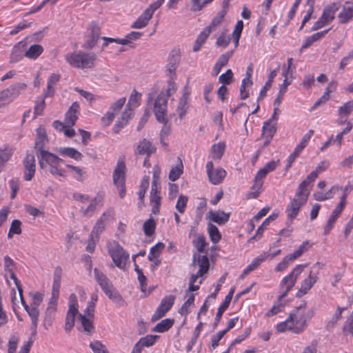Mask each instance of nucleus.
<instances>
[{"mask_svg": "<svg viewBox=\"0 0 353 353\" xmlns=\"http://www.w3.org/2000/svg\"><path fill=\"white\" fill-rule=\"evenodd\" d=\"M313 316L312 309H307L305 304L301 305L290 312L286 321L276 325V330L279 332L290 330L295 334H300L305 330L307 323Z\"/></svg>", "mask_w": 353, "mask_h": 353, "instance_id": "nucleus-1", "label": "nucleus"}, {"mask_svg": "<svg viewBox=\"0 0 353 353\" xmlns=\"http://www.w3.org/2000/svg\"><path fill=\"white\" fill-rule=\"evenodd\" d=\"M37 158L41 169L48 168L54 176H65L66 172L61 166V164L65 162L63 159L48 150L41 151V154H37Z\"/></svg>", "mask_w": 353, "mask_h": 353, "instance_id": "nucleus-2", "label": "nucleus"}, {"mask_svg": "<svg viewBox=\"0 0 353 353\" xmlns=\"http://www.w3.org/2000/svg\"><path fill=\"white\" fill-rule=\"evenodd\" d=\"M307 263L296 265L294 269L285 276H284L279 283V295L278 300L281 301L284 299L288 292L294 286L299 276L307 266Z\"/></svg>", "mask_w": 353, "mask_h": 353, "instance_id": "nucleus-3", "label": "nucleus"}, {"mask_svg": "<svg viewBox=\"0 0 353 353\" xmlns=\"http://www.w3.org/2000/svg\"><path fill=\"white\" fill-rule=\"evenodd\" d=\"M65 61L72 67L84 69L92 68L94 65L96 54L78 51L68 53L65 56Z\"/></svg>", "mask_w": 353, "mask_h": 353, "instance_id": "nucleus-4", "label": "nucleus"}, {"mask_svg": "<svg viewBox=\"0 0 353 353\" xmlns=\"http://www.w3.org/2000/svg\"><path fill=\"white\" fill-rule=\"evenodd\" d=\"M199 266V269L196 274L192 275L190 279V285L188 290L190 292L196 291L199 288V285L201 284L202 280L197 282L198 278L202 276L205 274L209 269V260L206 256L194 254L193 261L192 263V267Z\"/></svg>", "mask_w": 353, "mask_h": 353, "instance_id": "nucleus-5", "label": "nucleus"}, {"mask_svg": "<svg viewBox=\"0 0 353 353\" xmlns=\"http://www.w3.org/2000/svg\"><path fill=\"white\" fill-rule=\"evenodd\" d=\"M167 94L163 91H161L154 101L152 98H148V105H152L156 119L159 123H166L168 121L167 117Z\"/></svg>", "mask_w": 353, "mask_h": 353, "instance_id": "nucleus-6", "label": "nucleus"}, {"mask_svg": "<svg viewBox=\"0 0 353 353\" xmlns=\"http://www.w3.org/2000/svg\"><path fill=\"white\" fill-rule=\"evenodd\" d=\"M324 265L320 262H316L311 267L309 274L300 284V288L296 293L297 297H301L306 294L318 280V276L320 270L323 268Z\"/></svg>", "mask_w": 353, "mask_h": 353, "instance_id": "nucleus-7", "label": "nucleus"}, {"mask_svg": "<svg viewBox=\"0 0 353 353\" xmlns=\"http://www.w3.org/2000/svg\"><path fill=\"white\" fill-rule=\"evenodd\" d=\"M108 252L115 265L124 270L129 261V254L115 241L108 244Z\"/></svg>", "mask_w": 353, "mask_h": 353, "instance_id": "nucleus-8", "label": "nucleus"}, {"mask_svg": "<svg viewBox=\"0 0 353 353\" xmlns=\"http://www.w3.org/2000/svg\"><path fill=\"white\" fill-rule=\"evenodd\" d=\"M165 0H157L149 5L141 14L131 25L132 28L141 29L147 26L154 12L158 10L163 3Z\"/></svg>", "mask_w": 353, "mask_h": 353, "instance_id": "nucleus-9", "label": "nucleus"}, {"mask_svg": "<svg viewBox=\"0 0 353 353\" xmlns=\"http://www.w3.org/2000/svg\"><path fill=\"white\" fill-rule=\"evenodd\" d=\"M308 196L306 192L296 190L294 199L291 200L286 208L285 212L288 219L292 221L296 217L301 208L306 203Z\"/></svg>", "mask_w": 353, "mask_h": 353, "instance_id": "nucleus-10", "label": "nucleus"}, {"mask_svg": "<svg viewBox=\"0 0 353 353\" xmlns=\"http://www.w3.org/2000/svg\"><path fill=\"white\" fill-rule=\"evenodd\" d=\"M27 85L25 83H18L0 92V108H3L11 103L17 99L21 92L25 90Z\"/></svg>", "mask_w": 353, "mask_h": 353, "instance_id": "nucleus-11", "label": "nucleus"}, {"mask_svg": "<svg viewBox=\"0 0 353 353\" xmlns=\"http://www.w3.org/2000/svg\"><path fill=\"white\" fill-rule=\"evenodd\" d=\"M340 4L332 3L326 6L319 20L314 24L312 30H317L331 23L335 18L336 12L339 10Z\"/></svg>", "mask_w": 353, "mask_h": 353, "instance_id": "nucleus-12", "label": "nucleus"}, {"mask_svg": "<svg viewBox=\"0 0 353 353\" xmlns=\"http://www.w3.org/2000/svg\"><path fill=\"white\" fill-rule=\"evenodd\" d=\"M79 303L77 297L74 294L69 296L68 310L67 312L65 323V330L70 332L74 325L75 317L79 316Z\"/></svg>", "mask_w": 353, "mask_h": 353, "instance_id": "nucleus-13", "label": "nucleus"}, {"mask_svg": "<svg viewBox=\"0 0 353 353\" xmlns=\"http://www.w3.org/2000/svg\"><path fill=\"white\" fill-rule=\"evenodd\" d=\"M94 274L96 281L110 299L114 301H117L120 299L119 294L112 288L108 278L101 272L95 268L94 270Z\"/></svg>", "mask_w": 353, "mask_h": 353, "instance_id": "nucleus-14", "label": "nucleus"}, {"mask_svg": "<svg viewBox=\"0 0 353 353\" xmlns=\"http://www.w3.org/2000/svg\"><path fill=\"white\" fill-rule=\"evenodd\" d=\"M175 297L173 295H169L164 297L160 305L157 308L151 318V321L155 322L164 316L165 314L171 309L174 302Z\"/></svg>", "mask_w": 353, "mask_h": 353, "instance_id": "nucleus-15", "label": "nucleus"}, {"mask_svg": "<svg viewBox=\"0 0 353 353\" xmlns=\"http://www.w3.org/2000/svg\"><path fill=\"white\" fill-rule=\"evenodd\" d=\"M205 168L208 179L214 185L221 183L226 176V171L224 169L221 168L214 169L212 161H208Z\"/></svg>", "mask_w": 353, "mask_h": 353, "instance_id": "nucleus-16", "label": "nucleus"}, {"mask_svg": "<svg viewBox=\"0 0 353 353\" xmlns=\"http://www.w3.org/2000/svg\"><path fill=\"white\" fill-rule=\"evenodd\" d=\"M25 181H30L34 176L36 171L35 157L32 153H27L23 160Z\"/></svg>", "mask_w": 353, "mask_h": 353, "instance_id": "nucleus-17", "label": "nucleus"}, {"mask_svg": "<svg viewBox=\"0 0 353 353\" xmlns=\"http://www.w3.org/2000/svg\"><path fill=\"white\" fill-rule=\"evenodd\" d=\"M337 17L341 24L347 23L353 19V0L345 1Z\"/></svg>", "mask_w": 353, "mask_h": 353, "instance_id": "nucleus-18", "label": "nucleus"}, {"mask_svg": "<svg viewBox=\"0 0 353 353\" xmlns=\"http://www.w3.org/2000/svg\"><path fill=\"white\" fill-rule=\"evenodd\" d=\"M99 37V27L97 24L92 23L87 31L85 48L88 49L92 48L97 44Z\"/></svg>", "mask_w": 353, "mask_h": 353, "instance_id": "nucleus-19", "label": "nucleus"}, {"mask_svg": "<svg viewBox=\"0 0 353 353\" xmlns=\"http://www.w3.org/2000/svg\"><path fill=\"white\" fill-rule=\"evenodd\" d=\"M267 174L262 168L257 172L254 179L252 192L249 194L250 197L256 198L259 195L263 184V179L266 177Z\"/></svg>", "mask_w": 353, "mask_h": 353, "instance_id": "nucleus-20", "label": "nucleus"}, {"mask_svg": "<svg viewBox=\"0 0 353 353\" xmlns=\"http://www.w3.org/2000/svg\"><path fill=\"white\" fill-rule=\"evenodd\" d=\"M125 165L123 160L119 159L113 174V181L116 186L125 185Z\"/></svg>", "mask_w": 353, "mask_h": 353, "instance_id": "nucleus-21", "label": "nucleus"}, {"mask_svg": "<svg viewBox=\"0 0 353 353\" xmlns=\"http://www.w3.org/2000/svg\"><path fill=\"white\" fill-rule=\"evenodd\" d=\"M58 154L63 157H70L76 161H81L83 158V154L72 147H59L54 149Z\"/></svg>", "mask_w": 353, "mask_h": 353, "instance_id": "nucleus-22", "label": "nucleus"}, {"mask_svg": "<svg viewBox=\"0 0 353 353\" xmlns=\"http://www.w3.org/2000/svg\"><path fill=\"white\" fill-rule=\"evenodd\" d=\"M155 150L156 148L152 143L144 139L138 143L136 153L139 155H145L147 157H149Z\"/></svg>", "mask_w": 353, "mask_h": 353, "instance_id": "nucleus-23", "label": "nucleus"}, {"mask_svg": "<svg viewBox=\"0 0 353 353\" xmlns=\"http://www.w3.org/2000/svg\"><path fill=\"white\" fill-rule=\"evenodd\" d=\"M48 137L46 129L40 126L37 129V136L34 143V148L39 151V154H41V151L44 150L43 147L48 143Z\"/></svg>", "mask_w": 353, "mask_h": 353, "instance_id": "nucleus-24", "label": "nucleus"}, {"mask_svg": "<svg viewBox=\"0 0 353 353\" xmlns=\"http://www.w3.org/2000/svg\"><path fill=\"white\" fill-rule=\"evenodd\" d=\"M26 46V44L24 41L18 42L14 46L10 57V63H17L22 59L24 56L23 50Z\"/></svg>", "mask_w": 353, "mask_h": 353, "instance_id": "nucleus-25", "label": "nucleus"}, {"mask_svg": "<svg viewBox=\"0 0 353 353\" xmlns=\"http://www.w3.org/2000/svg\"><path fill=\"white\" fill-rule=\"evenodd\" d=\"M26 311L28 312L31 319L30 330L32 331V336L37 334V329L39 316V310L38 307L26 305Z\"/></svg>", "mask_w": 353, "mask_h": 353, "instance_id": "nucleus-26", "label": "nucleus"}, {"mask_svg": "<svg viewBox=\"0 0 353 353\" xmlns=\"http://www.w3.org/2000/svg\"><path fill=\"white\" fill-rule=\"evenodd\" d=\"M103 200L102 194H97L90 203L87 208L81 209V212L85 216H91L97 209V207L101 205Z\"/></svg>", "mask_w": 353, "mask_h": 353, "instance_id": "nucleus-27", "label": "nucleus"}, {"mask_svg": "<svg viewBox=\"0 0 353 353\" xmlns=\"http://www.w3.org/2000/svg\"><path fill=\"white\" fill-rule=\"evenodd\" d=\"M111 216V212L107 211L104 212L100 218L97 220L95 225L93 228V230L91 232L92 237L94 235L97 236L99 233H101L103 229L105 228V226L106 225V223L108 221L110 217Z\"/></svg>", "mask_w": 353, "mask_h": 353, "instance_id": "nucleus-28", "label": "nucleus"}, {"mask_svg": "<svg viewBox=\"0 0 353 353\" xmlns=\"http://www.w3.org/2000/svg\"><path fill=\"white\" fill-rule=\"evenodd\" d=\"M208 218L219 225L225 224L230 218V213H225L223 211H210Z\"/></svg>", "mask_w": 353, "mask_h": 353, "instance_id": "nucleus-29", "label": "nucleus"}, {"mask_svg": "<svg viewBox=\"0 0 353 353\" xmlns=\"http://www.w3.org/2000/svg\"><path fill=\"white\" fill-rule=\"evenodd\" d=\"M79 105L74 102L72 104L68 111L65 114V123L68 126H73L78 118Z\"/></svg>", "mask_w": 353, "mask_h": 353, "instance_id": "nucleus-30", "label": "nucleus"}, {"mask_svg": "<svg viewBox=\"0 0 353 353\" xmlns=\"http://www.w3.org/2000/svg\"><path fill=\"white\" fill-rule=\"evenodd\" d=\"M133 114V109L126 107L125 110L123 112L121 118L114 127V132H119V130L128 123V121L132 119Z\"/></svg>", "mask_w": 353, "mask_h": 353, "instance_id": "nucleus-31", "label": "nucleus"}, {"mask_svg": "<svg viewBox=\"0 0 353 353\" xmlns=\"http://www.w3.org/2000/svg\"><path fill=\"white\" fill-rule=\"evenodd\" d=\"M341 189L340 187L337 185H333L331 188L326 192L323 193L322 192H316L314 193L313 197L316 201H324L328 199L333 198V194L339 191Z\"/></svg>", "mask_w": 353, "mask_h": 353, "instance_id": "nucleus-32", "label": "nucleus"}, {"mask_svg": "<svg viewBox=\"0 0 353 353\" xmlns=\"http://www.w3.org/2000/svg\"><path fill=\"white\" fill-rule=\"evenodd\" d=\"M159 187L152 186L150 193V203L152 205V212L157 214L159 212V208L160 206L161 196L159 194Z\"/></svg>", "mask_w": 353, "mask_h": 353, "instance_id": "nucleus-33", "label": "nucleus"}, {"mask_svg": "<svg viewBox=\"0 0 353 353\" xmlns=\"http://www.w3.org/2000/svg\"><path fill=\"white\" fill-rule=\"evenodd\" d=\"M43 52V48L39 44H34L29 47V48L25 52L24 57L35 60L37 59Z\"/></svg>", "mask_w": 353, "mask_h": 353, "instance_id": "nucleus-34", "label": "nucleus"}, {"mask_svg": "<svg viewBox=\"0 0 353 353\" xmlns=\"http://www.w3.org/2000/svg\"><path fill=\"white\" fill-rule=\"evenodd\" d=\"M319 174L314 170L312 171L306 179L303 181L299 185L297 190L303 192H306L309 195L310 190L307 188L308 185L313 182Z\"/></svg>", "mask_w": 353, "mask_h": 353, "instance_id": "nucleus-35", "label": "nucleus"}, {"mask_svg": "<svg viewBox=\"0 0 353 353\" xmlns=\"http://www.w3.org/2000/svg\"><path fill=\"white\" fill-rule=\"evenodd\" d=\"M4 269L5 271L10 274V278L14 281L17 287H19V281L14 274V261L8 256L4 257Z\"/></svg>", "mask_w": 353, "mask_h": 353, "instance_id": "nucleus-36", "label": "nucleus"}, {"mask_svg": "<svg viewBox=\"0 0 353 353\" xmlns=\"http://www.w3.org/2000/svg\"><path fill=\"white\" fill-rule=\"evenodd\" d=\"M174 320L172 319H165L158 323L153 328L152 332L163 333L167 332L174 325Z\"/></svg>", "mask_w": 353, "mask_h": 353, "instance_id": "nucleus-37", "label": "nucleus"}, {"mask_svg": "<svg viewBox=\"0 0 353 353\" xmlns=\"http://www.w3.org/2000/svg\"><path fill=\"white\" fill-rule=\"evenodd\" d=\"M92 317V316H88L85 312L83 314H79V320L81 322V327L83 330L88 334H90L94 329L91 320Z\"/></svg>", "mask_w": 353, "mask_h": 353, "instance_id": "nucleus-38", "label": "nucleus"}, {"mask_svg": "<svg viewBox=\"0 0 353 353\" xmlns=\"http://www.w3.org/2000/svg\"><path fill=\"white\" fill-rule=\"evenodd\" d=\"M225 149V143L224 142H219L214 144L211 149V157L215 160L221 159Z\"/></svg>", "mask_w": 353, "mask_h": 353, "instance_id": "nucleus-39", "label": "nucleus"}, {"mask_svg": "<svg viewBox=\"0 0 353 353\" xmlns=\"http://www.w3.org/2000/svg\"><path fill=\"white\" fill-rule=\"evenodd\" d=\"M60 79V74L52 73L48 79L47 91L45 94L46 97H51L54 93V87Z\"/></svg>", "mask_w": 353, "mask_h": 353, "instance_id": "nucleus-40", "label": "nucleus"}, {"mask_svg": "<svg viewBox=\"0 0 353 353\" xmlns=\"http://www.w3.org/2000/svg\"><path fill=\"white\" fill-rule=\"evenodd\" d=\"M188 109V94H183V96L181 97L176 108V111L178 112L179 117L181 119H182L184 117Z\"/></svg>", "mask_w": 353, "mask_h": 353, "instance_id": "nucleus-41", "label": "nucleus"}, {"mask_svg": "<svg viewBox=\"0 0 353 353\" xmlns=\"http://www.w3.org/2000/svg\"><path fill=\"white\" fill-rule=\"evenodd\" d=\"M141 98V94L138 92L136 90H133L130 96L127 108L133 110L137 108L140 104Z\"/></svg>", "mask_w": 353, "mask_h": 353, "instance_id": "nucleus-42", "label": "nucleus"}, {"mask_svg": "<svg viewBox=\"0 0 353 353\" xmlns=\"http://www.w3.org/2000/svg\"><path fill=\"white\" fill-rule=\"evenodd\" d=\"M312 247V243L308 241H303L302 244L292 253L289 254L292 259L294 261L295 259L301 256Z\"/></svg>", "mask_w": 353, "mask_h": 353, "instance_id": "nucleus-43", "label": "nucleus"}, {"mask_svg": "<svg viewBox=\"0 0 353 353\" xmlns=\"http://www.w3.org/2000/svg\"><path fill=\"white\" fill-rule=\"evenodd\" d=\"M314 134V130H308L302 137L301 142L296 146L295 149L299 152H301L303 150L307 145L310 140Z\"/></svg>", "mask_w": 353, "mask_h": 353, "instance_id": "nucleus-44", "label": "nucleus"}, {"mask_svg": "<svg viewBox=\"0 0 353 353\" xmlns=\"http://www.w3.org/2000/svg\"><path fill=\"white\" fill-rule=\"evenodd\" d=\"M164 248L165 245L161 242L152 247L148 256V260H152L155 259L156 258H159Z\"/></svg>", "mask_w": 353, "mask_h": 353, "instance_id": "nucleus-45", "label": "nucleus"}, {"mask_svg": "<svg viewBox=\"0 0 353 353\" xmlns=\"http://www.w3.org/2000/svg\"><path fill=\"white\" fill-rule=\"evenodd\" d=\"M208 231L210 239L214 243H216L220 241L221 235L216 226L212 223H209L208 226Z\"/></svg>", "mask_w": 353, "mask_h": 353, "instance_id": "nucleus-46", "label": "nucleus"}, {"mask_svg": "<svg viewBox=\"0 0 353 353\" xmlns=\"http://www.w3.org/2000/svg\"><path fill=\"white\" fill-rule=\"evenodd\" d=\"M353 111V100L345 103L339 108V114L341 117L347 118Z\"/></svg>", "mask_w": 353, "mask_h": 353, "instance_id": "nucleus-47", "label": "nucleus"}, {"mask_svg": "<svg viewBox=\"0 0 353 353\" xmlns=\"http://www.w3.org/2000/svg\"><path fill=\"white\" fill-rule=\"evenodd\" d=\"M276 125L275 123H273L270 121H265L263 123L262 131H263V135L270 137V138H272L276 133Z\"/></svg>", "mask_w": 353, "mask_h": 353, "instance_id": "nucleus-48", "label": "nucleus"}, {"mask_svg": "<svg viewBox=\"0 0 353 353\" xmlns=\"http://www.w3.org/2000/svg\"><path fill=\"white\" fill-rule=\"evenodd\" d=\"M194 295L191 294L188 296L185 302L183 304L181 307L179 309V312L183 315L186 316L190 312V307L194 305Z\"/></svg>", "mask_w": 353, "mask_h": 353, "instance_id": "nucleus-49", "label": "nucleus"}, {"mask_svg": "<svg viewBox=\"0 0 353 353\" xmlns=\"http://www.w3.org/2000/svg\"><path fill=\"white\" fill-rule=\"evenodd\" d=\"M345 307H338L332 317L327 323V328L330 329L334 327L337 322L341 319L342 312Z\"/></svg>", "mask_w": 353, "mask_h": 353, "instance_id": "nucleus-50", "label": "nucleus"}, {"mask_svg": "<svg viewBox=\"0 0 353 353\" xmlns=\"http://www.w3.org/2000/svg\"><path fill=\"white\" fill-rule=\"evenodd\" d=\"M142 35H143V34L139 32H131L130 33L128 34L125 37V38L121 39V41H119V44L127 45V44L131 43L132 41L139 39Z\"/></svg>", "mask_w": 353, "mask_h": 353, "instance_id": "nucleus-51", "label": "nucleus"}, {"mask_svg": "<svg viewBox=\"0 0 353 353\" xmlns=\"http://www.w3.org/2000/svg\"><path fill=\"white\" fill-rule=\"evenodd\" d=\"M93 353H109L105 345L99 341H93L89 345Z\"/></svg>", "mask_w": 353, "mask_h": 353, "instance_id": "nucleus-52", "label": "nucleus"}, {"mask_svg": "<svg viewBox=\"0 0 353 353\" xmlns=\"http://www.w3.org/2000/svg\"><path fill=\"white\" fill-rule=\"evenodd\" d=\"M294 261L290 255L285 256L275 267L276 272H283Z\"/></svg>", "mask_w": 353, "mask_h": 353, "instance_id": "nucleus-53", "label": "nucleus"}, {"mask_svg": "<svg viewBox=\"0 0 353 353\" xmlns=\"http://www.w3.org/2000/svg\"><path fill=\"white\" fill-rule=\"evenodd\" d=\"M172 57H174V62L171 63L168 65L166 72L170 77H172L175 74L176 68V63L179 59V54L178 50H173L172 52Z\"/></svg>", "mask_w": 353, "mask_h": 353, "instance_id": "nucleus-54", "label": "nucleus"}, {"mask_svg": "<svg viewBox=\"0 0 353 353\" xmlns=\"http://www.w3.org/2000/svg\"><path fill=\"white\" fill-rule=\"evenodd\" d=\"M193 243L199 252H203L205 246L207 245L205 236L201 234H199L196 236V238L193 240Z\"/></svg>", "mask_w": 353, "mask_h": 353, "instance_id": "nucleus-55", "label": "nucleus"}, {"mask_svg": "<svg viewBox=\"0 0 353 353\" xmlns=\"http://www.w3.org/2000/svg\"><path fill=\"white\" fill-rule=\"evenodd\" d=\"M61 287V276L55 273L52 290V297L59 298Z\"/></svg>", "mask_w": 353, "mask_h": 353, "instance_id": "nucleus-56", "label": "nucleus"}, {"mask_svg": "<svg viewBox=\"0 0 353 353\" xmlns=\"http://www.w3.org/2000/svg\"><path fill=\"white\" fill-rule=\"evenodd\" d=\"M58 299L55 297L50 298L48 303V307L45 311V314H51L54 316L57 310V303H58Z\"/></svg>", "mask_w": 353, "mask_h": 353, "instance_id": "nucleus-57", "label": "nucleus"}, {"mask_svg": "<svg viewBox=\"0 0 353 353\" xmlns=\"http://www.w3.org/2000/svg\"><path fill=\"white\" fill-rule=\"evenodd\" d=\"M158 338L157 335L148 334L141 338L139 341L143 347H150L154 344Z\"/></svg>", "mask_w": 353, "mask_h": 353, "instance_id": "nucleus-58", "label": "nucleus"}, {"mask_svg": "<svg viewBox=\"0 0 353 353\" xmlns=\"http://www.w3.org/2000/svg\"><path fill=\"white\" fill-rule=\"evenodd\" d=\"M31 297V304L30 306L38 307L43 300V294L40 292H31L30 293Z\"/></svg>", "mask_w": 353, "mask_h": 353, "instance_id": "nucleus-59", "label": "nucleus"}, {"mask_svg": "<svg viewBox=\"0 0 353 353\" xmlns=\"http://www.w3.org/2000/svg\"><path fill=\"white\" fill-rule=\"evenodd\" d=\"M229 298L225 299L223 303L219 307L218 311L215 317L214 325L216 326L220 321L222 314L224 311L228 307L230 303L228 302Z\"/></svg>", "mask_w": 353, "mask_h": 353, "instance_id": "nucleus-60", "label": "nucleus"}, {"mask_svg": "<svg viewBox=\"0 0 353 353\" xmlns=\"http://www.w3.org/2000/svg\"><path fill=\"white\" fill-rule=\"evenodd\" d=\"M97 300H98L97 294H93L91 296V301L88 303V306L84 311L85 314H87L88 316H93V312H94L95 304H96V302L97 301Z\"/></svg>", "mask_w": 353, "mask_h": 353, "instance_id": "nucleus-61", "label": "nucleus"}, {"mask_svg": "<svg viewBox=\"0 0 353 353\" xmlns=\"http://www.w3.org/2000/svg\"><path fill=\"white\" fill-rule=\"evenodd\" d=\"M232 79L233 72L230 69L227 70L226 72L220 75L219 78V82L223 84L222 85L230 84L232 81Z\"/></svg>", "mask_w": 353, "mask_h": 353, "instance_id": "nucleus-62", "label": "nucleus"}, {"mask_svg": "<svg viewBox=\"0 0 353 353\" xmlns=\"http://www.w3.org/2000/svg\"><path fill=\"white\" fill-rule=\"evenodd\" d=\"M182 164L172 168L169 174V179L172 181H176L183 172Z\"/></svg>", "mask_w": 353, "mask_h": 353, "instance_id": "nucleus-63", "label": "nucleus"}, {"mask_svg": "<svg viewBox=\"0 0 353 353\" xmlns=\"http://www.w3.org/2000/svg\"><path fill=\"white\" fill-rule=\"evenodd\" d=\"M188 198L184 195H180L176 204V209L180 212L183 213L187 205Z\"/></svg>", "mask_w": 353, "mask_h": 353, "instance_id": "nucleus-64", "label": "nucleus"}]
</instances>
